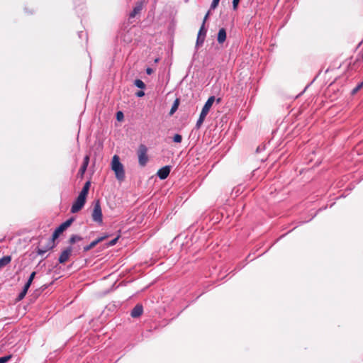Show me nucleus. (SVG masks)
<instances>
[{
    "label": "nucleus",
    "instance_id": "38",
    "mask_svg": "<svg viewBox=\"0 0 363 363\" xmlns=\"http://www.w3.org/2000/svg\"><path fill=\"white\" fill-rule=\"evenodd\" d=\"M362 82L363 83V81Z\"/></svg>",
    "mask_w": 363,
    "mask_h": 363
},
{
    "label": "nucleus",
    "instance_id": "7",
    "mask_svg": "<svg viewBox=\"0 0 363 363\" xmlns=\"http://www.w3.org/2000/svg\"><path fill=\"white\" fill-rule=\"evenodd\" d=\"M170 171H171L170 166L167 165V166H164V167L160 168L158 170L157 175L160 179H165L169 176Z\"/></svg>",
    "mask_w": 363,
    "mask_h": 363
},
{
    "label": "nucleus",
    "instance_id": "21",
    "mask_svg": "<svg viewBox=\"0 0 363 363\" xmlns=\"http://www.w3.org/2000/svg\"><path fill=\"white\" fill-rule=\"evenodd\" d=\"M207 33V30L205 28L204 22L202 23V25L199 30L198 34L201 36L206 37Z\"/></svg>",
    "mask_w": 363,
    "mask_h": 363
},
{
    "label": "nucleus",
    "instance_id": "30",
    "mask_svg": "<svg viewBox=\"0 0 363 363\" xmlns=\"http://www.w3.org/2000/svg\"><path fill=\"white\" fill-rule=\"evenodd\" d=\"M240 0H233V8L234 10H237Z\"/></svg>",
    "mask_w": 363,
    "mask_h": 363
},
{
    "label": "nucleus",
    "instance_id": "25",
    "mask_svg": "<svg viewBox=\"0 0 363 363\" xmlns=\"http://www.w3.org/2000/svg\"><path fill=\"white\" fill-rule=\"evenodd\" d=\"M11 358V355H6L4 357H0V363H6L8 362Z\"/></svg>",
    "mask_w": 363,
    "mask_h": 363
},
{
    "label": "nucleus",
    "instance_id": "36",
    "mask_svg": "<svg viewBox=\"0 0 363 363\" xmlns=\"http://www.w3.org/2000/svg\"><path fill=\"white\" fill-rule=\"evenodd\" d=\"M82 34H83V31H81L79 34L80 38L82 37Z\"/></svg>",
    "mask_w": 363,
    "mask_h": 363
},
{
    "label": "nucleus",
    "instance_id": "19",
    "mask_svg": "<svg viewBox=\"0 0 363 363\" xmlns=\"http://www.w3.org/2000/svg\"><path fill=\"white\" fill-rule=\"evenodd\" d=\"M35 274H36L35 272H33L30 274V275L27 282L25 284V286H26V287L30 288V285H31V284H32V282H33V279L35 278Z\"/></svg>",
    "mask_w": 363,
    "mask_h": 363
},
{
    "label": "nucleus",
    "instance_id": "14",
    "mask_svg": "<svg viewBox=\"0 0 363 363\" xmlns=\"http://www.w3.org/2000/svg\"><path fill=\"white\" fill-rule=\"evenodd\" d=\"M90 186H91V182L89 181H87L84 184V185L79 195H81V196L86 198L88 193H89Z\"/></svg>",
    "mask_w": 363,
    "mask_h": 363
},
{
    "label": "nucleus",
    "instance_id": "29",
    "mask_svg": "<svg viewBox=\"0 0 363 363\" xmlns=\"http://www.w3.org/2000/svg\"><path fill=\"white\" fill-rule=\"evenodd\" d=\"M119 238V236L116 237V238L111 240L108 243V246H113L116 244Z\"/></svg>",
    "mask_w": 363,
    "mask_h": 363
},
{
    "label": "nucleus",
    "instance_id": "10",
    "mask_svg": "<svg viewBox=\"0 0 363 363\" xmlns=\"http://www.w3.org/2000/svg\"><path fill=\"white\" fill-rule=\"evenodd\" d=\"M143 312V307L140 304H137L131 311L130 315L133 318L140 317Z\"/></svg>",
    "mask_w": 363,
    "mask_h": 363
},
{
    "label": "nucleus",
    "instance_id": "1",
    "mask_svg": "<svg viewBox=\"0 0 363 363\" xmlns=\"http://www.w3.org/2000/svg\"><path fill=\"white\" fill-rule=\"evenodd\" d=\"M111 167L116 174V177L117 179L123 181L125 179V171L123 165L120 162L118 156L114 155L113 157Z\"/></svg>",
    "mask_w": 363,
    "mask_h": 363
},
{
    "label": "nucleus",
    "instance_id": "12",
    "mask_svg": "<svg viewBox=\"0 0 363 363\" xmlns=\"http://www.w3.org/2000/svg\"><path fill=\"white\" fill-rule=\"evenodd\" d=\"M227 34L224 28L219 29L217 36V41L219 44H223L226 40Z\"/></svg>",
    "mask_w": 363,
    "mask_h": 363
},
{
    "label": "nucleus",
    "instance_id": "5",
    "mask_svg": "<svg viewBox=\"0 0 363 363\" xmlns=\"http://www.w3.org/2000/svg\"><path fill=\"white\" fill-rule=\"evenodd\" d=\"M86 197H84L81 195H78L77 198L73 203L71 207V212L72 213H76L79 212L84 206L86 203Z\"/></svg>",
    "mask_w": 363,
    "mask_h": 363
},
{
    "label": "nucleus",
    "instance_id": "13",
    "mask_svg": "<svg viewBox=\"0 0 363 363\" xmlns=\"http://www.w3.org/2000/svg\"><path fill=\"white\" fill-rule=\"evenodd\" d=\"M89 155H86L84 157V160H83V163L79 170V174L81 175V176H83L84 174L85 173L86 169H87V167L89 165Z\"/></svg>",
    "mask_w": 363,
    "mask_h": 363
},
{
    "label": "nucleus",
    "instance_id": "9",
    "mask_svg": "<svg viewBox=\"0 0 363 363\" xmlns=\"http://www.w3.org/2000/svg\"><path fill=\"white\" fill-rule=\"evenodd\" d=\"M108 235H104L98 238L95 240L92 241L89 245L84 247V251L87 252L94 248L97 244L104 240Z\"/></svg>",
    "mask_w": 363,
    "mask_h": 363
},
{
    "label": "nucleus",
    "instance_id": "37",
    "mask_svg": "<svg viewBox=\"0 0 363 363\" xmlns=\"http://www.w3.org/2000/svg\"><path fill=\"white\" fill-rule=\"evenodd\" d=\"M220 98L217 99V102L220 103Z\"/></svg>",
    "mask_w": 363,
    "mask_h": 363
},
{
    "label": "nucleus",
    "instance_id": "39",
    "mask_svg": "<svg viewBox=\"0 0 363 363\" xmlns=\"http://www.w3.org/2000/svg\"><path fill=\"white\" fill-rule=\"evenodd\" d=\"M362 82L363 83V81Z\"/></svg>",
    "mask_w": 363,
    "mask_h": 363
},
{
    "label": "nucleus",
    "instance_id": "4",
    "mask_svg": "<svg viewBox=\"0 0 363 363\" xmlns=\"http://www.w3.org/2000/svg\"><path fill=\"white\" fill-rule=\"evenodd\" d=\"M73 221H74V218H71L67 220L66 221H65L64 223H62V224H60L55 230V231L52 235V240H55L57 238H58L60 235L61 233H62L68 227H69Z\"/></svg>",
    "mask_w": 363,
    "mask_h": 363
},
{
    "label": "nucleus",
    "instance_id": "34",
    "mask_svg": "<svg viewBox=\"0 0 363 363\" xmlns=\"http://www.w3.org/2000/svg\"><path fill=\"white\" fill-rule=\"evenodd\" d=\"M146 73L148 74V75H150L153 73V69L150 67H147L146 69Z\"/></svg>",
    "mask_w": 363,
    "mask_h": 363
},
{
    "label": "nucleus",
    "instance_id": "27",
    "mask_svg": "<svg viewBox=\"0 0 363 363\" xmlns=\"http://www.w3.org/2000/svg\"><path fill=\"white\" fill-rule=\"evenodd\" d=\"M219 1L220 0H213L211 4V9H215L218 6Z\"/></svg>",
    "mask_w": 363,
    "mask_h": 363
},
{
    "label": "nucleus",
    "instance_id": "40",
    "mask_svg": "<svg viewBox=\"0 0 363 363\" xmlns=\"http://www.w3.org/2000/svg\"><path fill=\"white\" fill-rule=\"evenodd\" d=\"M362 82L363 83V81Z\"/></svg>",
    "mask_w": 363,
    "mask_h": 363
},
{
    "label": "nucleus",
    "instance_id": "22",
    "mask_svg": "<svg viewBox=\"0 0 363 363\" xmlns=\"http://www.w3.org/2000/svg\"><path fill=\"white\" fill-rule=\"evenodd\" d=\"M134 84L137 87H138L140 89H142L145 88V83L142 80H140V79H135V82H134Z\"/></svg>",
    "mask_w": 363,
    "mask_h": 363
},
{
    "label": "nucleus",
    "instance_id": "31",
    "mask_svg": "<svg viewBox=\"0 0 363 363\" xmlns=\"http://www.w3.org/2000/svg\"><path fill=\"white\" fill-rule=\"evenodd\" d=\"M204 120L199 118V119L197 120V122H196V126L197 128H199L201 127V125H202V123H203Z\"/></svg>",
    "mask_w": 363,
    "mask_h": 363
},
{
    "label": "nucleus",
    "instance_id": "33",
    "mask_svg": "<svg viewBox=\"0 0 363 363\" xmlns=\"http://www.w3.org/2000/svg\"><path fill=\"white\" fill-rule=\"evenodd\" d=\"M135 95L138 96V97H143L144 95H145V92L143 91H138Z\"/></svg>",
    "mask_w": 363,
    "mask_h": 363
},
{
    "label": "nucleus",
    "instance_id": "2",
    "mask_svg": "<svg viewBox=\"0 0 363 363\" xmlns=\"http://www.w3.org/2000/svg\"><path fill=\"white\" fill-rule=\"evenodd\" d=\"M91 218L93 221L99 225H101L103 223V214L99 200H96L93 203Z\"/></svg>",
    "mask_w": 363,
    "mask_h": 363
},
{
    "label": "nucleus",
    "instance_id": "28",
    "mask_svg": "<svg viewBox=\"0 0 363 363\" xmlns=\"http://www.w3.org/2000/svg\"><path fill=\"white\" fill-rule=\"evenodd\" d=\"M123 118H124V116H123V112H121V111H118V112L116 113V118H117V120H118V121H122V120L123 119Z\"/></svg>",
    "mask_w": 363,
    "mask_h": 363
},
{
    "label": "nucleus",
    "instance_id": "23",
    "mask_svg": "<svg viewBox=\"0 0 363 363\" xmlns=\"http://www.w3.org/2000/svg\"><path fill=\"white\" fill-rule=\"evenodd\" d=\"M363 87V83H359L352 91V94L357 93Z\"/></svg>",
    "mask_w": 363,
    "mask_h": 363
},
{
    "label": "nucleus",
    "instance_id": "8",
    "mask_svg": "<svg viewBox=\"0 0 363 363\" xmlns=\"http://www.w3.org/2000/svg\"><path fill=\"white\" fill-rule=\"evenodd\" d=\"M72 247H68L65 250H63L59 257V262L62 264L67 262L72 253Z\"/></svg>",
    "mask_w": 363,
    "mask_h": 363
},
{
    "label": "nucleus",
    "instance_id": "20",
    "mask_svg": "<svg viewBox=\"0 0 363 363\" xmlns=\"http://www.w3.org/2000/svg\"><path fill=\"white\" fill-rule=\"evenodd\" d=\"M82 240V238L79 236V235H72L70 238H69V243L70 244H74L77 241H80Z\"/></svg>",
    "mask_w": 363,
    "mask_h": 363
},
{
    "label": "nucleus",
    "instance_id": "26",
    "mask_svg": "<svg viewBox=\"0 0 363 363\" xmlns=\"http://www.w3.org/2000/svg\"><path fill=\"white\" fill-rule=\"evenodd\" d=\"M177 107H178V100L177 99L174 101V103L171 108L170 113L172 114L173 113H174V111H176V110L177 109Z\"/></svg>",
    "mask_w": 363,
    "mask_h": 363
},
{
    "label": "nucleus",
    "instance_id": "15",
    "mask_svg": "<svg viewBox=\"0 0 363 363\" xmlns=\"http://www.w3.org/2000/svg\"><path fill=\"white\" fill-rule=\"evenodd\" d=\"M142 10V4H137L133 9V11L130 13V18H134L138 13L140 12Z\"/></svg>",
    "mask_w": 363,
    "mask_h": 363
},
{
    "label": "nucleus",
    "instance_id": "32",
    "mask_svg": "<svg viewBox=\"0 0 363 363\" xmlns=\"http://www.w3.org/2000/svg\"><path fill=\"white\" fill-rule=\"evenodd\" d=\"M208 113H205L204 111H201V113H200V116H199V118L203 119V120H205L206 116H207Z\"/></svg>",
    "mask_w": 363,
    "mask_h": 363
},
{
    "label": "nucleus",
    "instance_id": "11",
    "mask_svg": "<svg viewBox=\"0 0 363 363\" xmlns=\"http://www.w3.org/2000/svg\"><path fill=\"white\" fill-rule=\"evenodd\" d=\"M216 98L214 96H210L206 102L205 103L204 106L202 108L203 111H204L206 113H208L209 110L211 109L213 102L215 101Z\"/></svg>",
    "mask_w": 363,
    "mask_h": 363
},
{
    "label": "nucleus",
    "instance_id": "17",
    "mask_svg": "<svg viewBox=\"0 0 363 363\" xmlns=\"http://www.w3.org/2000/svg\"><path fill=\"white\" fill-rule=\"evenodd\" d=\"M205 38H206V37L199 35L198 34L197 39H196V48H198L199 47L201 46L203 44V43L205 41Z\"/></svg>",
    "mask_w": 363,
    "mask_h": 363
},
{
    "label": "nucleus",
    "instance_id": "24",
    "mask_svg": "<svg viewBox=\"0 0 363 363\" xmlns=\"http://www.w3.org/2000/svg\"><path fill=\"white\" fill-rule=\"evenodd\" d=\"M182 140V136L179 134H175L173 137V141L177 143H181Z\"/></svg>",
    "mask_w": 363,
    "mask_h": 363
},
{
    "label": "nucleus",
    "instance_id": "6",
    "mask_svg": "<svg viewBox=\"0 0 363 363\" xmlns=\"http://www.w3.org/2000/svg\"><path fill=\"white\" fill-rule=\"evenodd\" d=\"M55 245V240H52V238H51L45 247L42 246L41 245H40L37 251L38 255H43L48 250H52Z\"/></svg>",
    "mask_w": 363,
    "mask_h": 363
},
{
    "label": "nucleus",
    "instance_id": "3",
    "mask_svg": "<svg viewBox=\"0 0 363 363\" xmlns=\"http://www.w3.org/2000/svg\"><path fill=\"white\" fill-rule=\"evenodd\" d=\"M147 152V147L143 144L140 145L138 150V162L141 167H145L148 162V157Z\"/></svg>",
    "mask_w": 363,
    "mask_h": 363
},
{
    "label": "nucleus",
    "instance_id": "16",
    "mask_svg": "<svg viewBox=\"0 0 363 363\" xmlns=\"http://www.w3.org/2000/svg\"><path fill=\"white\" fill-rule=\"evenodd\" d=\"M11 260V257L10 256H4L0 258V268L5 267L7 265Z\"/></svg>",
    "mask_w": 363,
    "mask_h": 363
},
{
    "label": "nucleus",
    "instance_id": "35",
    "mask_svg": "<svg viewBox=\"0 0 363 363\" xmlns=\"http://www.w3.org/2000/svg\"><path fill=\"white\" fill-rule=\"evenodd\" d=\"M209 14H210V11H208L207 12V13L206 14V16H204V18H203V22H204V24L206 23V21L208 19V18L209 16Z\"/></svg>",
    "mask_w": 363,
    "mask_h": 363
},
{
    "label": "nucleus",
    "instance_id": "18",
    "mask_svg": "<svg viewBox=\"0 0 363 363\" xmlns=\"http://www.w3.org/2000/svg\"><path fill=\"white\" fill-rule=\"evenodd\" d=\"M28 289H29L28 287H26V286L24 285L22 291L18 295V297H17L18 301H21L25 297V296L26 295V294L28 292Z\"/></svg>",
    "mask_w": 363,
    "mask_h": 363
}]
</instances>
